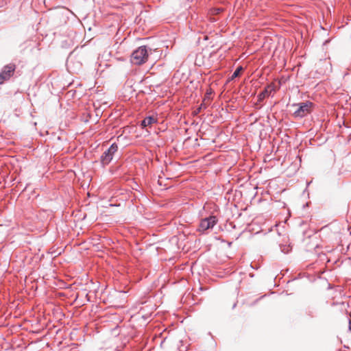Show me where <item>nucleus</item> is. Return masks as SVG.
I'll list each match as a JSON object with an SVG mask.
<instances>
[{"mask_svg":"<svg viewBox=\"0 0 351 351\" xmlns=\"http://www.w3.org/2000/svg\"><path fill=\"white\" fill-rule=\"evenodd\" d=\"M293 106H297V110L293 112V115L297 118H302L311 113L313 104L311 101H305L299 104H293Z\"/></svg>","mask_w":351,"mask_h":351,"instance_id":"f03ea898","label":"nucleus"},{"mask_svg":"<svg viewBox=\"0 0 351 351\" xmlns=\"http://www.w3.org/2000/svg\"><path fill=\"white\" fill-rule=\"evenodd\" d=\"M221 10V9H217V13H219Z\"/></svg>","mask_w":351,"mask_h":351,"instance_id":"1a4fd4ad","label":"nucleus"},{"mask_svg":"<svg viewBox=\"0 0 351 351\" xmlns=\"http://www.w3.org/2000/svg\"><path fill=\"white\" fill-rule=\"evenodd\" d=\"M15 69L16 65L14 63L5 65L0 72V84L8 80L14 75Z\"/></svg>","mask_w":351,"mask_h":351,"instance_id":"39448f33","label":"nucleus"},{"mask_svg":"<svg viewBox=\"0 0 351 351\" xmlns=\"http://www.w3.org/2000/svg\"><path fill=\"white\" fill-rule=\"evenodd\" d=\"M275 91V86L274 84L268 85L265 90L258 95V100L261 101L265 97H268L272 92Z\"/></svg>","mask_w":351,"mask_h":351,"instance_id":"423d86ee","label":"nucleus"},{"mask_svg":"<svg viewBox=\"0 0 351 351\" xmlns=\"http://www.w3.org/2000/svg\"><path fill=\"white\" fill-rule=\"evenodd\" d=\"M118 150V145L116 143H112L110 147L106 149L101 156V162L103 165H108L112 160L114 153Z\"/></svg>","mask_w":351,"mask_h":351,"instance_id":"20e7f679","label":"nucleus"},{"mask_svg":"<svg viewBox=\"0 0 351 351\" xmlns=\"http://www.w3.org/2000/svg\"><path fill=\"white\" fill-rule=\"evenodd\" d=\"M217 222L218 219L217 217L214 215L202 219L199 222L197 230L204 234L207 230H212Z\"/></svg>","mask_w":351,"mask_h":351,"instance_id":"7ed1b4c3","label":"nucleus"},{"mask_svg":"<svg viewBox=\"0 0 351 351\" xmlns=\"http://www.w3.org/2000/svg\"><path fill=\"white\" fill-rule=\"evenodd\" d=\"M156 119L153 117H145L141 122V125L143 128H145L147 126L151 125L152 123H155Z\"/></svg>","mask_w":351,"mask_h":351,"instance_id":"0eeeda50","label":"nucleus"},{"mask_svg":"<svg viewBox=\"0 0 351 351\" xmlns=\"http://www.w3.org/2000/svg\"><path fill=\"white\" fill-rule=\"evenodd\" d=\"M242 70H243L242 66H240L237 67V69L234 71L231 78L234 79V78L238 77L241 71H242Z\"/></svg>","mask_w":351,"mask_h":351,"instance_id":"6e6552de","label":"nucleus"},{"mask_svg":"<svg viewBox=\"0 0 351 351\" xmlns=\"http://www.w3.org/2000/svg\"><path fill=\"white\" fill-rule=\"evenodd\" d=\"M200 111V108L197 109V112Z\"/></svg>","mask_w":351,"mask_h":351,"instance_id":"9d476101","label":"nucleus"},{"mask_svg":"<svg viewBox=\"0 0 351 351\" xmlns=\"http://www.w3.org/2000/svg\"><path fill=\"white\" fill-rule=\"evenodd\" d=\"M148 58L147 50L145 46H141L136 49L132 54L131 62L137 65L145 63Z\"/></svg>","mask_w":351,"mask_h":351,"instance_id":"f257e3e1","label":"nucleus"}]
</instances>
